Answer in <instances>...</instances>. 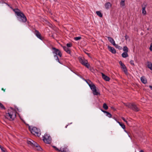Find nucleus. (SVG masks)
<instances>
[{"label": "nucleus", "instance_id": "obj_4", "mask_svg": "<svg viewBox=\"0 0 152 152\" xmlns=\"http://www.w3.org/2000/svg\"><path fill=\"white\" fill-rule=\"evenodd\" d=\"M125 105L134 111L137 112L139 110V107L134 103H128L126 104Z\"/></svg>", "mask_w": 152, "mask_h": 152}, {"label": "nucleus", "instance_id": "obj_55", "mask_svg": "<svg viewBox=\"0 0 152 152\" xmlns=\"http://www.w3.org/2000/svg\"><path fill=\"white\" fill-rule=\"evenodd\" d=\"M85 53H86V54H87V53H86V52H85Z\"/></svg>", "mask_w": 152, "mask_h": 152}, {"label": "nucleus", "instance_id": "obj_53", "mask_svg": "<svg viewBox=\"0 0 152 152\" xmlns=\"http://www.w3.org/2000/svg\"><path fill=\"white\" fill-rule=\"evenodd\" d=\"M6 4H7L8 6H9V4H7V3H6Z\"/></svg>", "mask_w": 152, "mask_h": 152}, {"label": "nucleus", "instance_id": "obj_36", "mask_svg": "<svg viewBox=\"0 0 152 152\" xmlns=\"http://www.w3.org/2000/svg\"><path fill=\"white\" fill-rule=\"evenodd\" d=\"M0 108L2 109H4V110L5 109V107L3 105V104L1 103L0 105Z\"/></svg>", "mask_w": 152, "mask_h": 152}, {"label": "nucleus", "instance_id": "obj_51", "mask_svg": "<svg viewBox=\"0 0 152 152\" xmlns=\"http://www.w3.org/2000/svg\"><path fill=\"white\" fill-rule=\"evenodd\" d=\"M89 54H90L89 53H87V55H88H88H89Z\"/></svg>", "mask_w": 152, "mask_h": 152}, {"label": "nucleus", "instance_id": "obj_25", "mask_svg": "<svg viewBox=\"0 0 152 152\" xmlns=\"http://www.w3.org/2000/svg\"><path fill=\"white\" fill-rule=\"evenodd\" d=\"M86 62H85V64H84L83 65L85 66L87 68L89 69L90 65L89 64H88V61H86Z\"/></svg>", "mask_w": 152, "mask_h": 152}, {"label": "nucleus", "instance_id": "obj_9", "mask_svg": "<svg viewBox=\"0 0 152 152\" xmlns=\"http://www.w3.org/2000/svg\"><path fill=\"white\" fill-rule=\"evenodd\" d=\"M27 142L28 145H30L33 147H34L35 145V143H36L31 139H29V140H28Z\"/></svg>", "mask_w": 152, "mask_h": 152}, {"label": "nucleus", "instance_id": "obj_54", "mask_svg": "<svg viewBox=\"0 0 152 152\" xmlns=\"http://www.w3.org/2000/svg\"><path fill=\"white\" fill-rule=\"evenodd\" d=\"M88 57H91L90 56V54H89V55H88Z\"/></svg>", "mask_w": 152, "mask_h": 152}, {"label": "nucleus", "instance_id": "obj_5", "mask_svg": "<svg viewBox=\"0 0 152 152\" xmlns=\"http://www.w3.org/2000/svg\"><path fill=\"white\" fill-rule=\"evenodd\" d=\"M27 125L28 126V129L31 133H39L41 132L39 128L33 126H29L28 124Z\"/></svg>", "mask_w": 152, "mask_h": 152}, {"label": "nucleus", "instance_id": "obj_43", "mask_svg": "<svg viewBox=\"0 0 152 152\" xmlns=\"http://www.w3.org/2000/svg\"><path fill=\"white\" fill-rule=\"evenodd\" d=\"M150 50L151 51H152V43H151V44L150 45Z\"/></svg>", "mask_w": 152, "mask_h": 152}, {"label": "nucleus", "instance_id": "obj_20", "mask_svg": "<svg viewBox=\"0 0 152 152\" xmlns=\"http://www.w3.org/2000/svg\"><path fill=\"white\" fill-rule=\"evenodd\" d=\"M147 66L151 70H152V64L151 62H147Z\"/></svg>", "mask_w": 152, "mask_h": 152}, {"label": "nucleus", "instance_id": "obj_52", "mask_svg": "<svg viewBox=\"0 0 152 152\" xmlns=\"http://www.w3.org/2000/svg\"><path fill=\"white\" fill-rule=\"evenodd\" d=\"M111 108H112V109H114V108L113 107H111Z\"/></svg>", "mask_w": 152, "mask_h": 152}, {"label": "nucleus", "instance_id": "obj_26", "mask_svg": "<svg viewBox=\"0 0 152 152\" xmlns=\"http://www.w3.org/2000/svg\"><path fill=\"white\" fill-rule=\"evenodd\" d=\"M122 70L124 72L125 74L126 75H128V72L126 67L122 69Z\"/></svg>", "mask_w": 152, "mask_h": 152}, {"label": "nucleus", "instance_id": "obj_46", "mask_svg": "<svg viewBox=\"0 0 152 152\" xmlns=\"http://www.w3.org/2000/svg\"><path fill=\"white\" fill-rule=\"evenodd\" d=\"M1 89L4 92L5 91L6 89H4L3 88H2Z\"/></svg>", "mask_w": 152, "mask_h": 152}, {"label": "nucleus", "instance_id": "obj_3", "mask_svg": "<svg viewBox=\"0 0 152 152\" xmlns=\"http://www.w3.org/2000/svg\"><path fill=\"white\" fill-rule=\"evenodd\" d=\"M53 53L54 55V57L56 58V61L58 62L60 64H62V63L60 61L58 56H59L60 57H61L62 54L61 51L58 49L56 48L55 47H52V48Z\"/></svg>", "mask_w": 152, "mask_h": 152}, {"label": "nucleus", "instance_id": "obj_40", "mask_svg": "<svg viewBox=\"0 0 152 152\" xmlns=\"http://www.w3.org/2000/svg\"><path fill=\"white\" fill-rule=\"evenodd\" d=\"M0 148H1L2 151L3 150H5V148L4 147H2V146L0 145Z\"/></svg>", "mask_w": 152, "mask_h": 152}, {"label": "nucleus", "instance_id": "obj_35", "mask_svg": "<svg viewBox=\"0 0 152 152\" xmlns=\"http://www.w3.org/2000/svg\"><path fill=\"white\" fill-rule=\"evenodd\" d=\"M121 6V7H123L125 5V2H120V3Z\"/></svg>", "mask_w": 152, "mask_h": 152}, {"label": "nucleus", "instance_id": "obj_39", "mask_svg": "<svg viewBox=\"0 0 152 152\" xmlns=\"http://www.w3.org/2000/svg\"><path fill=\"white\" fill-rule=\"evenodd\" d=\"M34 135L35 136H37L38 137H39L41 134H32Z\"/></svg>", "mask_w": 152, "mask_h": 152}, {"label": "nucleus", "instance_id": "obj_45", "mask_svg": "<svg viewBox=\"0 0 152 152\" xmlns=\"http://www.w3.org/2000/svg\"><path fill=\"white\" fill-rule=\"evenodd\" d=\"M72 123H69L65 127V128H66L70 124H71Z\"/></svg>", "mask_w": 152, "mask_h": 152}, {"label": "nucleus", "instance_id": "obj_33", "mask_svg": "<svg viewBox=\"0 0 152 152\" xmlns=\"http://www.w3.org/2000/svg\"><path fill=\"white\" fill-rule=\"evenodd\" d=\"M106 115L110 118H111L112 117L111 114L108 112L106 114Z\"/></svg>", "mask_w": 152, "mask_h": 152}, {"label": "nucleus", "instance_id": "obj_12", "mask_svg": "<svg viewBox=\"0 0 152 152\" xmlns=\"http://www.w3.org/2000/svg\"><path fill=\"white\" fill-rule=\"evenodd\" d=\"M102 77L103 79L106 81H109L110 80V78L108 76L102 73Z\"/></svg>", "mask_w": 152, "mask_h": 152}, {"label": "nucleus", "instance_id": "obj_44", "mask_svg": "<svg viewBox=\"0 0 152 152\" xmlns=\"http://www.w3.org/2000/svg\"><path fill=\"white\" fill-rule=\"evenodd\" d=\"M129 37L127 35H126L125 36V39L126 40H127L128 38Z\"/></svg>", "mask_w": 152, "mask_h": 152}, {"label": "nucleus", "instance_id": "obj_56", "mask_svg": "<svg viewBox=\"0 0 152 152\" xmlns=\"http://www.w3.org/2000/svg\"><path fill=\"white\" fill-rule=\"evenodd\" d=\"M52 37H53V35H52Z\"/></svg>", "mask_w": 152, "mask_h": 152}, {"label": "nucleus", "instance_id": "obj_30", "mask_svg": "<svg viewBox=\"0 0 152 152\" xmlns=\"http://www.w3.org/2000/svg\"><path fill=\"white\" fill-rule=\"evenodd\" d=\"M103 107L105 110H107L108 108V106H107V104L105 103H104L103 104Z\"/></svg>", "mask_w": 152, "mask_h": 152}, {"label": "nucleus", "instance_id": "obj_15", "mask_svg": "<svg viewBox=\"0 0 152 152\" xmlns=\"http://www.w3.org/2000/svg\"><path fill=\"white\" fill-rule=\"evenodd\" d=\"M107 38L108 40L113 45H115V42L113 39V38L110 37H107Z\"/></svg>", "mask_w": 152, "mask_h": 152}, {"label": "nucleus", "instance_id": "obj_19", "mask_svg": "<svg viewBox=\"0 0 152 152\" xmlns=\"http://www.w3.org/2000/svg\"><path fill=\"white\" fill-rule=\"evenodd\" d=\"M92 91L94 95L96 96L100 95V93L97 91L96 88Z\"/></svg>", "mask_w": 152, "mask_h": 152}, {"label": "nucleus", "instance_id": "obj_34", "mask_svg": "<svg viewBox=\"0 0 152 152\" xmlns=\"http://www.w3.org/2000/svg\"><path fill=\"white\" fill-rule=\"evenodd\" d=\"M81 38L80 37H76L74 38V39L76 41H77L80 40Z\"/></svg>", "mask_w": 152, "mask_h": 152}, {"label": "nucleus", "instance_id": "obj_17", "mask_svg": "<svg viewBox=\"0 0 152 152\" xmlns=\"http://www.w3.org/2000/svg\"><path fill=\"white\" fill-rule=\"evenodd\" d=\"M113 118L122 127V128L123 129H124L125 128V125L122 123L118 121H117L116 119L114 117Z\"/></svg>", "mask_w": 152, "mask_h": 152}, {"label": "nucleus", "instance_id": "obj_16", "mask_svg": "<svg viewBox=\"0 0 152 152\" xmlns=\"http://www.w3.org/2000/svg\"><path fill=\"white\" fill-rule=\"evenodd\" d=\"M35 145L34 147H36L37 148V150L38 151H41L42 150V149L40 145L37 142L35 143Z\"/></svg>", "mask_w": 152, "mask_h": 152}, {"label": "nucleus", "instance_id": "obj_21", "mask_svg": "<svg viewBox=\"0 0 152 152\" xmlns=\"http://www.w3.org/2000/svg\"><path fill=\"white\" fill-rule=\"evenodd\" d=\"M119 63L121 65V69H123V68L126 67L125 64L123 63L121 61H120L119 62Z\"/></svg>", "mask_w": 152, "mask_h": 152}, {"label": "nucleus", "instance_id": "obj_10", "mask_svg": "<svg viewBox=\"0 0 152 152\" xmlns=\"http://www.w3.org/2000/svg\"><path fill=\"white\" fill-rule=\"evenodd\" d=\"M78 59L80 62L83 65L86 62V61H87V60L85 59L84 58L80 56L78 57Z\"/></svg>", "mask_w": 152, "mask_h": 152}, {"label": "nucleus", "instance_id": "obj_1", "mask_svg": "<svg viewBox=\"0 0 152 152\" xmlns=\"http://www.w3.org/2000/svg\"><path fill=\"white\" fill-rule=\"evenodd\" d=\"M13 11L15 13L18 21L22 23H25L27 21V18L23 12L18 9H14Z\"/></svg>", "mask_w": 152, "mask_h": 152}, {"label": "nucleus", "instance_id": "obj_24", "mask_svg": "<svg viewBox=\"0 0 152 152\" xmlns=\"http://www.w3.org/2000/svg\"><path fill=\"white\" fill-rule=\"evenodd\" d=\"M90 87L92 91L96 88V86L94 84H92V85H90Z\"/></svg>", "mask_w": 152, "mask_h": 152}, {"label": "nucleus", "instance_id": "obj_48", "mask_svg": "<svg viewBox=\"0 0 152 152\" xmlns=\"http://www.w3.org/2000/svg\"><path fill=\"white\" fill-rule=\"evenodd\" d=\"M125 0H121V2H125Z\"/></svg>", "mask_w": 152, "mask_h": 152}, {"label": "nucleus", "instance_id": "obj_22", "mask_svg": "<svg viewBox=\"0 0 152 152\" xmlns=\"http://www.w3.org/2000/svg\"><path fill=\"white\" fill-rule=\"evenodd\" d=\"M61 152H69V151L67 147H65L63 148V150H61Z\"/></svg>", "mask_w": 152, "mask_h": 152}, {"label": "nucleus", "instance_id": "obj_49", "mask_svg": "<svg viewBox=\"0 0 152 152\" xmlns=\"http://www.w3.org/2000/svg\"><path fill=\"white\" fill-rule=\"evenodd\" d=\"M2 152H6V151H5V149L4 150H3L2 151Z\"/></svg>", "mask_w": 152, "mask_h": 152}, {"label": "nucleus", "instance_id": "obj_13", "mask_svg": "<svg viewBox=\"0 0 152 152\" xmlns=\"http://www.w3.org/2000/svg\"><path fill=\"white\" fill-rule=\"evenodd\" d=\"M62 46L64 51H65L67 53L70 54L71 51L69 48H68L66 46Z\"/></svg>", "mask_w": 152, "mask_h": 152}, {"label": "nucleus", "instance_id": "obj_18", "mask_svg": "<svg viewBox=\"0 0 152 152\" xmlns=\"http://www.w3.org/2000/svg\"><path fill=\"white\" fill-rule=\"evenodd\" d=\"M140 80L144 84H145L147 83V80L144 76L141 77Z\"/></svg>", "mask_w": 152, "mask_h": 152}, {"label": "nucleus", "instance_id": "obj_57", "mask_svg": "<svg viewBox=\"0 0 152 152\" xmlns=\"http://www.w3.org/2000/svg\"><path fill=\"white\" fill-rule=\"evenodd\" d=\"M1 3V2H0V3Z\"/></svg>", "mask_w": 152, "mask_h": 152}, {"label": "nucleus", "instance_id": "obj_6", "mask_svg": "<svg viewBox=\"0 0 152 152\" xmlns=\"http://www.w3.org/2000/svg\"><path fill=\"white\" fill-rule=\"evenodd\" d=\"M43 141L46 143H50L51 141V138L48 134H45L43 137Z\"/></svg>", "mask_w": 152, "mask_h": 152}, {"label": "nucleus", "instance_id": "obj_37", "mask_svg": "<svg viewBox=\"0 0 152 152\" xmlns=\"http://www.w3.org/2000/svg\"><path fill=\"white\" fill-rule=\"evenodd\" d=\"M72 46V44L71 43H68L66 44V46L68 47H71Z\"/></svg>", "mask_w": 152, "mask_h": 152}, {"label": "nucleus", "instance_id": "obj_38", "mask_svg": "<svg viewBox=\"0 0 152 152\" xmlns=\"http://www.w3.org/2000/svg\"><path fill=\"white\" fill-rule=\"evenodd\" d=\"M130 63L133 66H134L135 65L134 64V61L133 60H131L130 61Z\"/></svg>", "mask_w": 152, "mask_h": 152}, {"label": "nucleus", "instance_id": "obj_42", "mask_svg": "<svg viewBox=\"0 0 152 152\" xmlns=\"http://www.w3.org/2000/svg\"><path fill=\"white\" fill-rule=\"evenodd\" d=\"M101 110L102 111V112H103L104 113H106V114L107 113V111H105V110H103V109H101Z\"/></svg>", "mask_w": 152, "mask_h": 152}, {"label": "nucleus", "instance_id": "obj_27", "mask_svg": "<svg viewBox=\"0 0 152 152\" xmlns=\"http://www.w3.org/2000/svg\"><path fill=\"white\" fill-rule=\"evenodd\" d=\"M96 12L97 15L99 17L101 18L102 17V15L100 12L97 11Z\"/></svg>", "mask_w": 152, "mask_h": 152}, {"label": "nucleus", "instance_id": "obj_41", "mask_svg": "<svg viewBox=\"0 0 152 152\" xmlns=\"http://www.w3.org/2000/svg\"><path fill=\"white\" fill-rule=\"evenodd\" d=\"M121 118L126 123H127V121L125 120V119L124 117H122Z\"/></svg>", "mask_w": 152, "mask_h": 152}, {"label": "nucleus", "instance_id": "obj_50", "mask_svg": "<svg viewBox=\"0 0 152 152\" xmlns=\"http://www.w3.org/2000/svg\"><path fill=\"white\" fill-rule=\"evenodd\" d=\"M140 152H144V151L142 150H141L140 151Z\"/></svg>", "mask_w": 152, "mask_h": 152}, {"label": "nucleus", "instance_id": "obj_28", "mask_svg": "<svg viewBox=\"0 0 152 152\" xmlns=\"http://www.w3.org/2000/svg\"><path fill=\"white\" fill-rule=\"evenodd\" d=\"M85 81L89 86L90 85H92V84H94L90 80H85Z\"/></svg>", "mask_w": 152, "mask_h": 152}, {"label": "nucleus", "instance_id": "obj_11", "mask_svg": "<svg viewBox=\"0 0 152 152\" xmlns=\"http://www.w3.org/2000/svg\"><path fill=\"white\" fill-rule=\"evenodd\" d=\"M107 48L113 54H115L116 53V51L115 49L109 45H108Z\"/></svg>", "mask_w": 152, "mask_h": 152}, {"label": "nucleus", "instance_id": "obj_23", "mask_svg": "<svg viewBox=\"0 0 152 152\" xmlns=\"http://www.w3.org/2000/svg\"><path fill=\"white\" fill-rule=\"evenodd\" d=\"M122 56L123 58H126L128 56L127 52H123L122 54Z\"/></svg>", "mask_w": 152, "mask_h": 152}, {"label": "nucleus", "instance_id": "obj_7", "mask_svg": "<svg viewBox=\"0 0 152 152\" xmlns=\"http://www.w3.org/2000/svg\"><path fill=\"white\" fill-rule=\"evenodd\" d=\"M34 34L38 38L42 40H43L44 38L42 37L39 31L36 30H35L34 32Z\"/></svg>", "mask_w": 152, "mask_h": 152}, {"label": "nucleus", "instance_id": "obj_8", "mask_svg": "<svg viewBox=\"0 0 152 152\" xmlns=\"http://www.w3.org/2000/svg\"><path fill=\"white\" fill-rule=\"evenodd\" d=\"M147 6V4L145 3H143L142 5V13L144 15H145L146 14V12L145 9Z\"/></svg>", "mask_w": 152, "mask_h": 152}, {"label": "nucleus", "instance_id": "obj_29", "mask_svg": "<svg viewBox=\"0 0 152 152\" xmlns=\"http://www.w3.org/2000/svg\"><path fill=\"white\" fill-rule=\"evenodd\" d=\"M116 48H118L119 50H121L122 49V47L120 46H119L117 44H116L114 45Z\"/></svg>", "mask_w": 152, "mask_h": 152}, {"label": "nucleus", "instance_id": "obj_2", "mask_svg": "<svg viewBox=\"0 0 152 152\" xmlns=\"http://www.w3.org/2000/svg\"><path fill=\"white\" fill-rule=\"evenodd\" d=\"M4 116L6 118L10 121H13L16 117V112L13 108L11 107L8 110V113L4 115Z\"/></svg>", "mask_w": 152, "mask_h": 152}, {"label": "nucleus", "instance_id": "obj_32", "mask_svg": "<svg viewBox=\"0 0 152 152\" xmlns=\"http://www.w3.org/2000/svg\"><path fill=\"white\" fill-rule=\"evenodd\" d=\"M52 147L54 148L55 149V150L58 151V152H61V150H59V149H58L56 146H52Z\"/></svg>", "mask_w": 152, "mask_h": 152}, {"label": "nucleus", "instance_id": "obj_14", "mask_svg": "<svg viewBox=\"0 0 152 152\" xmlns=\"http://www.w3.org/2000/svg\"><path fill=\"white\" fill-rule=\"evenodd\" d=\"M106 9L108 10L112 6V4L110 2L106 3L104 5Z\"/></svg>", "mask_w": 152, "mask_h": 152}, {"label": "nucleus", "instance_id": "obj_31", "mask_svg": "<svg viewBox=\"0 0 152 152\" xmlns=\"http://www.w3.org/2000/svg\"><path fill=\"white\" fill-rule=\"evenodd\" d=\"M123 50L125 52H128V48L126 46H125L124 47Z\"/></svg>", "mask_w": 152, "mask_h": 152}, {"label": "nucleus", "instance_id": "obj_47", "mask_svg": "<svg viewBox=\"0 0 152 152\" xmlns=\"http://www.w3.org/2000/svg\"><path fill=\"white\" fill-rule=\"evenodd\" d=\"M149 87L150 88L151 90H152V86H149Z\"/></svg>", "mask_w": 152, "mask_h": 152}]
</instances>
